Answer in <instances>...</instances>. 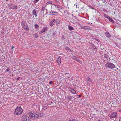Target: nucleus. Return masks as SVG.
I'll use <instances>...</instances> for the list:
<instances>
[{"instance_id":"nucleus-4","label":"nucleus","mask_w":121,"mask_h":121,"mask_svg":"<svg viewBox=\"0 0 121 121\" xmlns=\"http://www.w3.org/2000/svg\"><path fill=\"white\" fill-rule=\"evenodd\" d=\"M118 114L116 112H114L111 113L110 115L111 119L112 118H115L117 116Z\"/></svg>"},{"instance_id":"nucleus-41","label":"nucleus","mask_w":121,"mask_h":121,"mask_svg":"<svg viewBox=\"0 0 121 121\" xmlns=\"http://www.w3.org/2000/svg\"><path fill=\"white\" fill-rule=\"evenodd\" d=\"M101 46H100V47H99V48H100L101 49H103V48H103H103L101 47Z\"/></svg>"},{"instance_id":"nucleus-6","label":"nucleus","mask_w":121,"mask_h":121,"mask_svg":"<svg viewBox=\"0 0 121 121\" xmlns=\"http://www.w3.org/2000/svg\"><path fill=\"white\" fill-rule=\"evenodd\" d=\"M48 104H44L42 108V110L44 111L46 109L48 108Z\"/></svg>"},{"instance_id":"nucleus-18","label":"nucleus","mask_w":121,"mask_h":121,"mask_svg":"<svg viewBox=\"0 0 121 121\" xmlns=\"http://www.w3.org/2000/svg\"><path fill=\"white\" fill-rule=\"evenodd\" d=\"M72 58L73 59H74L75 60L78 61V59L75 56H73Z\"/></svg>"},{"instance_id":"nucleus-38","label":"nucleus","mask_w":121,"mask_h":121,"mask_svg":"<svg viewBox=\"0 0 121 121\" xmlns=\"http://www.w3.org/2000/svg\"><path fill=\"white\" fill-rule=\"evenodd\" d=\"M65 49L66 50H68V49H69V48L66 47L65 48Z\"/></svg>"},{"instance_id":"nucleus-44","label":"nucleus","mask_w":121,"mask_h":121,"mask_svg":"<svg viewBox=\"0 0 121 121\" xmlns=\"http://www.w3.org/2000/svg\"><path fill=\"white\" fill-rule=\"evenodd\" d=\"M13 48H14V47H13V46L12 47V48H11V49H13Z\"/></svg>"},{"instance_id":"nucleus-43","label":"nucleus","mask_w":121,"mask_h":121,"mask_svg":"<svg viewBox=\"0 0 121 121\" xmlns=\"http://www.w3.org/2000/svg\"><path fill=\"white\" fill-rule=\"evenodd\" d=\"M81 95H79V96H78V97L79 98H80V97H81Z\"/></svg>"},{"instance_id":"nucleus-7","label":"nucleus","mask_w":121,"mask_h":121,"mask_svg":"<svg viewBox=\"0 0 121 121\" xmlns=\"http://www.w3.org/2000/svg\"><path fill=\"white\" fill-rule=\"evenodd\" d=\"M55 19L52 20L50 23V25L51 26H52L53 25H55Z\"/></svg>"},{"instance_id":"nucleus-39","label":"nucleus","mask_w":121,"mask_h":121,"mask_svg":"<svg viewBox=\"0 0 121 121\" xmlns=\"http://www.w3.org/2000/svg\"><path fill=\"white\" fill-rule=\"evenodd\" d=\"M52 81H50V82H49V84H52Z\"/></svg>"},{"instance_id":"nucleus-27","label":"nucleus","mask_w":121,"mask_h":121,"mask_svg":"<svg viewBox=\"0 0 121 121\" xmlns=\"http://www.w3.org/2000/svg\"><path fill=\"white\" fill-rule=\"evenodd\" d=\"M17 6H14L13 5V9H17Z\"/></svg>"},{"instance_id":"nucleus-2","label":"nucleus","mask_w":121,"mask_h":121,"mask_svg":"<svg viewBox=\"0 0 121 121\" xmlns=\"http://www.w3.org/2000/svg\"><path fill=\"white\" fill-rule=\"evenodd\" d=\"M23 112V110L21 107H17L15 109L14 114L19 115L21 114Z\"/></svg>"},{"instance_id":"nucleus-12","label":"nucleus","mask_w":121,"mask_h":121,"mask_svg":"<svg viewBox=\"0 0 121 121\" xmlns=\"http://www.w3.org/2000/svg\"><path fill=\"white\" fill-rule=\"evenodd\" d=\"M72 99V97L71 96L69 95H67L66 96V99L68 101Z\"/></svg>"},{"instance_id":"nucleus-21","label":"nucleus","mask_w":121,"mask_h":121,"mask_svg":"<svg viewBox=\"0 0 121 121\" xmlns=\"http://www.w3.org/2000/svg\"><path fill=\"white\" fill-rule=\"evenodd\" d=\"M65 76L66 77H70V74L68 73H67L65 74Z\"/></svg>"},{"instance_id":"nucleus-29","label":"nucleus","mask_w":121,"mask_h":121,"mask_svg":"<svg viewBox=\"0 0 121 121\" xmlns=\"http://www.w3.org/2000/svg\"><path fill=\"white\" fill-rule=\"evenodd\" d=\"M104 56L105 58H108V55L107 54H104Z\"/></svg>"},{"instance_id":"nucleus-19","label":"nucleus","mask_w":121,"mask_h":121,"mask_svg":"<svg viewBox=\"0 0 121 121\" xmlns=\"http://www.w3.org/2000/svg\"><path fill=\"white\" fill-rule=\"evenodd\" d=\"M108 19H109V21L111 22H114V21L110 17V18H109Z\"/></svg>"},{"instance_id":"nucleus-10","label":"nucleus","mask_w":121,"mask_h":121,"mask_svg":"<svg viewBox=\"0 0 121 121\" xmlns=\"http://www.w3.org/2000/svg\"><path fill=\"white\" fill-rule=\"evenodd\" d=\"M37 10L34 9L32 11V14L34 15L35 17H36L37 16Z\"/></svg>"},{"instance_id":"nucleus-11","label":"nucleus","mask_w":121,"mask_h":121,"mask_svg":"<svg viewBox=\"0 0 121 121\" xmlns=\"http://www.w3.org/2000/svg\"><path fill=\"white\" fill-rule=\"evenodd\" d=\"M50 13H51L50 14H52V15H57L58 14L57 12H56L54 11H52V13L51 12H50Z\"/></svg>"},{"instance_id":"nucleus-48","label":"nucleus","mask_w":121,"mask_h":121,"mask_svg":"<svg viewBox=\"0 0 121 121\" xmlns=\"http://www.w3.org/2000/svg\"><path fill=\"white\" fill-rule=\"evenodd\" d=\"M97 121H101L100 120H98Z\"/></svg>"},{"instance_id":"nucleus-22","label":"nucleus","mask_w":121,"mask_h":121,"mask_svg":"<svg viewBox=\"0 0 121 121\" xmlns=\"http://www.w3.org/2000/svg\"><path fill=\"white\" fill-rule=\"evenodd\" d=\"M104 16L105 17L107 18L108 19L109 18H110V17H109V16H108L106 14L104 15Z\"/></svg>"},{"instance_id":"nucleus-8","label":"nucleus","mask_w":121,"mask_h":121,"mask_svg":"<svg viewBox=\"0 0 121 121\" xmlns=\"http://www.w3.org/2000/svg\"><path fill=\"white\" fill-rule=\"evenodd\" d=\"M54 5L55 6V8H57V9L58 10H60L61 9H62V6L60 5H55V4H54Z\"/></svg>"},{"instance_id":"nucleus-40","label":"nucleus","mask_w":121,"mask_h":121,"mask_svg":"<svg viewBox=\"0 0 121 121\" xmlns=\"http://www.w3.org/2000/svg\"><path fill=\"white\" fill-rule=\"evenodd\" d=\"M20 78V77H17V79H16V80H18Z\"/></svg>"},{"instance_id":"nucleus-25","label":"nucleus","mask_w":121,"mask_h":121,"mask_svg":"<svg viewBox=\"0 0 121 121\" xmlns=\"http://www.w3.org/2000/svg\"><path fill=\"white\" fill-rule=\"evenodd\" d=\"M13 5L12 4L10 5L9 6V8L10 9H13Z\"/></svg>"},{"instance_id":"nucleus-28","label":"nucleus","mask_w":121,"mask_h":121,"mask_svg":"<svg viewBox=\"0 0 121 121\" xmlns=\"http://www.w3.org/2000/svg\"><path fill=\"white\" fill-rule=\"evenodd\" d=\"M46 4H52V2H51L50 1L48 2H47Z\"/></svg>"},{"instance_id":"nucleus-42","label":"nucleus","mask_w":121,"mask_h":121,"mask_svg":"<svg viewBox=\"0 0 121 121\" xmlns=\"http://www.w3.org/2000/svg\"><path fill=\"white\" fill-rule=\"evenodd\" d=\"M119 121H121V117L119 118Z\"/></svg>"},{"instance_id":"nucleus-9","label":"nucleus","mask_w":121,"mask_h":121,"mask_svg":"<svg viewBox=\"0 0 121 121\" xmlns=\"http://www.w3.org/2000/svg\"><path fill=\"white\" fill-rule=\"evenodd\" d=\"M27 117H26V116L25 115H23L22 118V121H26L27 120Z\"/></svg>"},{"instance_id":"nucleus-23","label":"nucleus","mask_w":121,"mask_h":121,"mask_svg":"<svg viewBox=\"0 0 121 121\" xmlns=\"http://www.w3.org/2000/svg\"><path fill=\"white\" fill-rule=\"evenodd\" d=\"M59 20L58 19H57L55 23L56 24H58L59 23Z\"/></svg>"},{"instance_id":"nucleus-16","label":"nucleus","mask_w":121,"mask_h":121,"mask_svg":"<svg viewBox=\"0 0 121 121\" xmlns=\"http://www.w3.org/2000/svg\"><path fill=\"white\" fill-rule=\"evenodd\" d=\"M47 29V27H45L43 28L42 30V33H43L45 31H46Z\"/></svg>"},{"instance_id":"nucleus-49","label":"nucleus","mask_w":121,"mask_h":121,"mask_svg":"<svg viewBox=\"0 0 121 121\" xmlns=\"http://www.w3.org/2000/svg\"><path fill=\"white\" fill-rule=\"evenodd\" d=\"M62 37H64V36L63 35V36H62Z\"/></svg>"},{"instance_id":"nucleus-20","label":"nucleus","mask_w":121,"mask_h":121,"mask_svg":"<svg viewBox=\"0 0 121 121\" xmlns=\"http://www.w3.org/2000/svg\"><path fill=\"white\" fill-rule=\"evenodd\" d=\"M26 31H28L29 30V28L28 26V27H25V28H23Z\"/></svg>"},{"instance_id":"nucleus-33","label":"nucleus","mask_w":121,"mask_h":121,"mask_svg":"<svg viewBox=\"0 0 121 121\" xmlns=\"http://www.w3.org/2000/svg\"><path fill=\"white\" fill-rule=\"evenodd\" d=\"M45 7H43L42 8V11H44L45 10Z\"/></svg>"},{"instance_id":"nucleus-30","label":"nucleus","mask_w":121,"mask_h":121,"mask_svg":"<svg viewBox=\"0 0 121 121\" xmlns=\"http://www.w3.org/2000/svg\"><path fill=\"white\" fill-rule=\"evenodd\" d=\"M56 34V31L54 32L52 34V36H54Z\"/></svg>"},{"instance_id":"nucleus-32","label":"nucleus","mask_w":121,"mask_h":121,"mask_svg":"<svg viewBox=\"0 0 121 121\" xmlns=\"http://www.w3.org/2000/svg\"><path fill=\"white\" fill-rule=\"evenodd\" d=\"M38 35H37L36 34H35V38H36L38 37Z\"/></svg>"},{"instance_id":"nucleus-50","label":"nucleus","mask_w":121,"mask_h":121,"mask_svg":"<svg viewBox=\"0 0 121 121\" xmlns=\"http://www.w3.org/2000/svg\"><path fill=\"white\" fill-rule=\"evenodd\" d=\"M91 81V82H92V81Z\"/></svg>"},{"instance_id":"nucleus-31","label":"nucleus","mask_w":121,"mask_h":121,"mask_svg":"<svg viewBox=\"0 0 121 121\" xmlns=\"http://www.w3.org/2000/svg\"><path fill=\"white\" fill-rule=\"evenodd\" d=\"M90 79H91L90 78L88 77V78H87L86 81H88L90 80Z\"/></svg>"},{"instance_id":"nucleus-17","label":"nucleus","mask_w":121,"mask_h":121,"mask_svg":"<svg viewBox=\"0 0 121 121\" xmlns=\"http://www.w3.org/2000/svg\"><path fill=\"white\" fill-rule=\"evenodd\" d=\"M68 28L70 30H74L73 28L70 26H68Z\"/></svg>"},{"instance_id":"nucleus-13","label":"nucleus","mask_w":121,"mask_h":121,"mask_svg":"<svg viewBox=\"0 0 121 121\" xmlns=\"http://www.w3.org/2000/svg\"><path fill=\"white\" fill-rule=\"evenodd\" d=\"M70 91L71 92L73 93V94H74L76 93V91L73 88H71L70 89Z\"/></svg>"},{"instance_id":"nucleus-37","label":"nucleus","mask_w":121,"mask_h":121,"mask_svg":"<svg viewBox=\"0 0 121 121\" xmlns=\"http://www.w3.org/2000/svg\"><path fill=\"white\" fill-rule=\"evenodd\" d=\"M93 48H94V49H96L97 50V48H96V47L94 46H94H93Z\"/></svg>"},{"instance_id":"nucleus-47","label":"nucleus","mask_w":121,"mask_h":121,"mask_svg":"<svg viewBox=\"0 0 121 121\" xmlns=\"http://www.w3.org/2000/svg\"><path fill=\"white\" fill-rule=\"evenodd\" d=\"M84 29H86V28H85V26L84 27Z\"/></svg>"},{"instance_id":"nucleus-1","label":"nucleus","mask_w":121,"mask_h":121,"mask_svg":"<svg viewBox=\"0 0 121 121\" xmlns=\"http://www.w3.org/2000/svg\"><path fill=\"white\" fill-rule=\"evenodd\" d=\"M43 115V114H37L33 112H30L29 115V116L31 118H33L35 119L37 118L38 117H40Z\"/></svg>"},{"instance_id":"nucleus-45","label":"nucleus","mask_w":121,"mask_h":121,"mask_svg":"<svg viewBox=\"0 0 121 121\" xmlns=\"http://www.w3.org/2000/svg\"><path fill=\"white\" fill-rule=\"evenodd\" d=\"M68 50H70V51H71V49L69 48V49H68Z\"/></svg>"},{"instance_id":"nucleus-51","label":"nucleus","mask_w":121,"mask_h":121,"mask_svg":"<svg viewBox=\"0 0 121 121\" xmlns=\"http://www.w3.org/2000/svg\"><path fill=\"white\" fill-rule=\"evenodd\" d=\"M6 1H7V0H6Z\"/></svg>"},{"instance_id":"nucleus-26","label":"nucleus","mask_w":121,"mask_h":121,"mask_svg":"<svg viewBox=\"0 0 121 121\" xmlns=\"http://www.w3.org/2000/svg\"><path fill=\"white\" fill-rule=\"evenodd\" d=\"M6 71V72H8L9 73L10 72V69L9 68H8L7 69Z\"/></svg>"},{"instance_id":"nucleus-46","label":"nucleus","mask_w":121,"mask_h":121,"mask_svg":"<svg viewBox=\"0 0 121 121\" xmlns=\"http://www.w3.org/2000/svg\"><path fill=\"white\" fill-rule=\"evenodd\" d=\"M84 26H83L82 27H81V28H82V29H84Z\"/></svg>"},{"instance_id":"nucleus-14","label":"nucleus","mask_w":121,"mask_h":121,"mask_svg":"<svg viewBox=\"0 0 121 121\" xmlns=\"http://www.w3.org/2000/svg\"><path fill=\"white\" fill-rule=\"evenodd\" d=\"M106 36L108 38H110L111 37V35L109 32H107L105 33Z\"/></svg>"},{"instance_id":"nucleus-5","label":"nucleus","mask_w":121,"mask_h":121,"mask_svg":"<svg viewBox=\"0 0 121 121\" xmlns=\"http://www.w3.org/2000/svg\"><path fill=\"white\" fill-rule=\"evenodd\" d=\"M22 27L23 28L25 27H28V25L24 22L22 21L21 22Z\"/></svg>"},{"instance_id":"nucleus-15","label":"nucleus","mask_w":121,"mask_h":121,"mask_svg":"<svg viewBox=\"0 0 121 121\" xmlns=\"http://www.w3.org/2000/svg\"><path fill=\"white\" fill-rule=\"evenodd\" d=\"M57 61L58 64H60L61 62V58L60 57L58 58L57 60Z\"/></svg>"},{"instance_id":"nucleus-3","label":"nucleus","mask_w":121,"mask_h":121,"mask_svg":"<svg viewBox=\"0 0 121 121\" xmlns=\"http://www.w3.org/2000/svg\"><path fill=\"white\" fill-rule=\"evenodd\" d=\"M106 67L110 69H113L115 68L114 65L112 63L108 62L105 65Z\"/></svg>"},{"instance_id":"nucleus-36","label":"nucleus","mask_w":121,"mask_h":121,"mask_svg":"<svg viewBox=\"0 0 121 121\" xmlns=\"http://www.w3.org/2000/svg\"><path fill=\"white\" fill-rule=\"evenodd\" d=\"M68 121H77V120H76L74 119H72L70 120H69Z\"/></svg>"},{"instance_id":"nucleus-24","label":"nucleus","mask_w":121,"mask_h":121,"mask_svg":"<svg viewBox=\"0 0 121 121\" xmlns=\"http://www.w3.org/2000/svg\"><path fill=\"white\" fill-rule=\"evenodd\" d=\"M35 28L36 29H38L39 27V26L37 24H36L35 26Z\"/></svg>"},{"instance_id":"nucleus-35","label":"nucleus","mask_w":121,"mask_h":121,"mask_svg":"<svg viewBox=\"0 0 121 121\" xmlns=\"http://www.w3.org/2000/svg\"><path fill=\"white\" fill-rule=\"evenodd\" d=\"M39 0H35L34 1V3L37 2Z\"/></svg>"},{"instance_id":"nucleus-34","label":"nucleus","mask_w":121,"mask_h":121,"mask_svg":"<svg viewBox=\"0 0 121 121\" xmlns=\"http://www.w3.org/2000/svg\"><path fill=\"white\" fill-rule=\"evenodd\" d=\"M27 120H26V121H31L29 117H27Z\"/></svg>"}]
</instances>
